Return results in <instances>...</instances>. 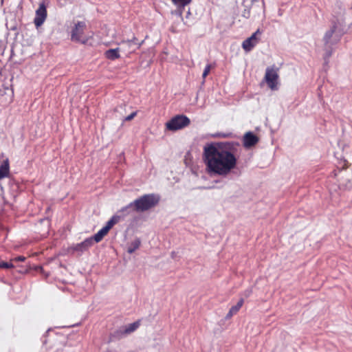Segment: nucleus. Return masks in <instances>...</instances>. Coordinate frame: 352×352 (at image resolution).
Wrapping results in <instances>:
<instances>
[{
  "label": "nucleus",
  "mask_w": 352,
  "mask_h": 352,
  "mask_svg": "<svg viewBox=\"0 0 352 352\" xmlns=\"http://www.w3.org/2000/svg\"><path fill=\"white\" fill-rule=\"evenodd\" d=\"M239 144L235 142H225L217 145L210 144L204 146L203 160L208 173L218 175H227L237 163L235 155Z\"/></svg>",
  "instance_id": "f257e3e1"
},
{
  "label": "nucleus",
  "mask_w": 352,
  "mask_h": 352,
  "mask_svg": "<svg viewBox=\"0 0 352 352\" xmlns=\"http://www.w3.org/2000/svg\"><path fill=\"white\" fill-rule=\"evenodd\" d=\"M160 197L154 194H146L136 199L129 205L123 207L120 212H124L129 208L133 207V210L137 212L147 211L158 204Z\"/></svg>",
  "instance_id": "f03ea898"
},
{
  "label": "nucleus",
  "mask_w": 352,
  "mask_h": 352,
  "mask_svg": "<svg viewBox=\"0 0 352 352\" xmlns=\"http://www.w3.org/2000/svg\"><path fill=\"white\" fill-rule=\"evenodd\" d=\"M86 29L87 25L85 21L74 23V25L70 31L71 40L74 42L86 44L89 39V37L85 34Z\"/></svg>",
  "instance_id": "7ed1b4c3"
},
{
  "label": "nucleus",
  "mask_w": 352,
  "mask_h": 352,
  "mask_svg": "<svg viewBox=\"0 0 352 352\" xmlns=\"http://www.w3.org/2000/svg\"><path fill=\"white\" fill-rule=\"evenodd\" d=\"M279 68L275 65L266 68L264 80L268 87L272 90H277L278 88Z\"/></svg>",
  "instance_id": "20e7f679"
},
{
  "label": "nucleus",
  "mask_w": 352,
  "mask_h": 352,
  "mask_svg": "<svg viewBox=\"0 0 352 352\" xmlns=\"http://www.w3.org/2000/svg\"><path fill=\"white\" fill-rule=\"evenodd\" d=\"M190 123V119L184 115H177L166 123V129L168 131H175L186 126Z\"/></svg>",
  "instance_id": "39448f33"
},
{
  "label": "nucleus",
  "mask_w": 352,
  "mask_h": 352,
  "mask_svg": "<svg viewBox=\"0 0 352 352\" xmlns=\"http://www.w3.org/2000/svg\"><path fill=\"white\" fill-rule=\"evenodd\" d=\"M262 32L260 29H258L254 32L252 36L245 41L242 43L243 49L246 52H250L260 41L259 36L261 35Z\"/></svg>",
  "instance_id": "423d86ee"
},
{
  "label": "nucleus",
  "mask_w": 352,
  "mask_h": 352,
  "mask_svg": "<svg viewBox=\"0 0 352 352\" xmlns=\"http://www.w3.org/2000/svg\"><path fill=\"white\" fill-rule=\"evenodd\" d=\"M47 17V10L44 4H41L36 11L34 23L36 27L41 26Z\"/></svg>",
  "instance_id": "0eeeda50"
},
{
  "label": "nucleus",
  "mask_w": 352,
  "mask_h": 352,
  "mask_svg": "<svg viewBox=\"0 0 352 352\" xmlns=\"http://www.w3.org/2000/svg\"><path fill=\"white\" fill-rule=\"evenodd\" d=\"M93 245V239L87 238L82 242L77 244H74L70 247V250L74 252H85L91 246Z\"/></svg>",
  "instance_id": "6e6552de"
},
{
  "label": "nucleus",
  "mask_w": 352,
  "mask_h": 352,
  "mask_svg": "<svg viewBox=\"0 0 352 352\" xmlns=\"http://www.w3.org/2000/svg\"><path fill=\"white\" fill-rule=\"evenodd\" d=\"M258 138L252 132H248L243 137V146L245 148H250L256 145L258 142Z\"/></svg>",
  "instance_id": "1a4fd4ad"
},
{
  "label": "nucleus",
  "mask_w": 352,
  "mask_h": 352,
  "mask_svg": "<svg viewBox=\"0 0 352 352\" xmlns=\"http://www.w3.org/2000/svg\"><path fill=\"white\" fill-rule=\"evenodd\" d=\"M138 38L137 37L135 36H133L131 39H128V40H122L121 42H120V44H125L127 47H128V56H129V55L132 53H134L135 51V49H133V45H137V49H140V47L142 46V43H143V41L140 42V43H138Z\"/></svg>",
  "instance_id": "9d476101"
},
{
  "label": "nucleus",
  "mask_w": 352,
  "mask_h": 352,
  "mask_svg": "<svg viewBox=\"0 0 352 352\" xmlns=\"http://www.w3.org/2000/svg\"><path fill=\"white\" fill-rule=\"evenodd\" d=\"M120 48L109 49L104 52V57L110 60H115L120 58Z\"/></svg>",
  "instance_id": "9b49d317"
},
{
  "label": "nucleus",
  "mask_w": 352,
  "mask_h": 352,
  "mask_svg": "<svg viewBox=\"0 0 352 352\" xmlns=\"http://www.w3.org/2000/svg\"><path fill=\"white\" fill-rule=\"evenodd\" d=\"M10 175V162L7 158L0 165V180L8 177Z\"/></svg>",
  "instance_id": "f8f14e48"
},
{
  "label": "nucleus",
  "mask_w": 352,
  "mask_h": 352,
  "mask_svg": "<svg viewBox=\"0 0 352 352\" xmlns=\"http://www.w3.org/2000/svg\"><path fill=\"white\" fill-rule=\"evenodd\" d=\"M244 303V300L243 298H241L237 304L234 306H232L228 314L226 316V319L229 320L234 315L236 314L240 309L242 307Z\"/></svg>",
  "instance_id": "ddd939ff"
},
{
  "label": "nucleus",
  "mask_w": 352,
  "mask_h": 352,
  "mask_svg": "<svg viewBox=\"0 0 352 352\" xmlns=\"http://www.w3.org/2000/svg\"><path fill=\"white\" fill-rule=\"evenodd\" d=\"M120 220V217L118 215H113L103 227L108 232L113 227L114 225L118 223Z\"/></svg>",
  "instance_id": "4468645a"
},
{
  "label": "nucleus",
  "mask_w": 352,
  "mask_h": 352,
  "mask_svg": "<svg viewBox=\"0 0 352 352\" xmlns=\"http://www.w3.org/2000/svg\"><path fill=\"white\" fill-rule=\"evenodd\" d=\"M140 326V320H138L133 323H131L124 327V332L126 334H130L136 331Z\"/></svg>",
  "instance_id": "2eb2a0df"
},
{
  "label": "nucleus",
  "mask_w": 352,
  "mask_h": 352,
  "mask_svg": "<svg viewBox=\"0 0 352 352\" xmlns=\"http://www.w3.org/2000/svg\"><path fill=\"white\" fill-rule=\"evenodd\" d=\"M124 335H127L124 332V329H117L110 334V341L121 339Z\"/></svg>",
  "instance_id": "dca6fc26"
},
{
  "label": "nucleus",
  "mask_w": 352,
  "mask_h": 352,
  "mask_svg": "<svg viewBox=\"0 0 352 352\" xmlns=\"http://www.w3.org/2000/svg\"><path fill=\"white\" fill-rule=\"evenodd\" d=\"M336 25H333L329 30H328L324 36V41L325 45L331 44V38L336 30Z\"/></svg>",
  "instance_id": "f3484780"
},
{
  "label": "nucleus",
  "mask_w": 352,
  "mask_h": 352,
  "mask_svg": "<svg viewBox=\"0 0 352 352\" xmlns=\"http://www.w3.org/2000/svg\"><path fill=\"white\" fill-rule=\"evenodd\" d=\"M107 234L108 232L102 228L94 236L91 237L93 239V242H100Z\"/></svg>",
  "instance_id": "a211bd4d"
},
{
  "label": "nucleus",
  "mask_w": 352,
  "mask_h": 352,
  "mask_svg": "<svg viewBox=\"0 0 352 352\" xmlns=\"http://www.w3.org/2000/svg\"><path fill=\"white\" fill-rule=\"evenodd\" d=\"M140 241L138 239H136L135 241H133L130 246L128 248L127 252L129 254L133 253L136 250H138L140 246Z\"/></svg>",
  "instance_id": "6ab92c4d"
},
{
  "label": "nucleus",
  "mask_w": 352,
  "mask_h": 352,
  "mask_svg": "<svg viewBox=\"0 0 352 352\" xmlns=\"http://www.w3.org/2000/svg\"><path fill=\"white\" fill-rule=\"evenodd\" d=\"M171 1L177 7L184 8L186 6L190 4L192 0H171Z\"/></svg>",
  "instance_id": "aec40b11"
},
{
  "label": "nucleus",
  "mask_w": 352,
  "mask_h": 352,
  "mask_svg": "<svg viewBox=\"0 0 352 352\" xmlns=\"http://www.w3.org/2000/svg\"><path fill=\"white\" fill-rule=\"evenodd\" d=\"M0 267L5 268V269H10V268L14 267V265L10 261L5 262V261H0Z\"/></svg>",
  "instance_id": "412c9836"
},
{
  "label": "nucleus",
  "mask_w": 352,
  "mask_h": 352,
  "mask_svg": "<svg viewBox=\"0 0 352 352\" xmlns=\"http://www.w3.org/2000/svg\"><path fill=\"white\" fill-rule=\"evenodd\" d=\"M210 69H211V65H207L206 66V67L204 70L203 74H202L203 78H205L208 75V74L210 72Z\"/></svg>",
  "instance_id": "4be33fe9"
},
{
  "label": "nucleus",
  "mask_w": 352,
  "mask_h": 352,
  "mask_svg": "<svg viewBox=\"0 0 352 352\" xmlns=\"http://www.w3.org/2000/svg\"><path fill=\"white\" fill-rule=\"evenodd\" d=\"M25 259H26V258L25 256H19L12 258L10 260V262L11 263H12V262H23V261H25Z\"/></svg>",
  "instance_id": "5701e85b"
},
{
  "label": "nucleus",
  "mask_w": 352,
  "mask_h": 352,
  "mask_svg": "<svg viewBox=\"0 0 352 352\" xmlns=\"http://www.w3.org/2000/svg\"><path fill=\"white\" fill-rule=\"evenodd\" d=\"M137 115V111H134L133 113H131L130 115H129L128 116H126L124 119L125 121H131V120H133Z\"/></svg>",
  "instance_id": "b1692460"
},
{
  "label": "nucleus",
  "mask_w": 352,
  "mask_h": 352,
  "mask_svg": "<svg viewBox=\"0 0 352 352\" xmlns=\"http://www.w3.org/2000/svg\"><path fill=\"white\" fill-rule=\"evenodd\" d=\"M250 292H249V293L246 295V296H248L249 295H250Z\"/></svg>",
  "instance_id": "393cba45"
},
{
  "label": "nucleus",
  "mask_w": 352,
  "mask_h": 352,
  "mask_svg": "<svg viewBox=\"0 0 352 352\" xmlns=\"http://www.w3.org/2000/svg\"><path fill=\"white\" fill-rule=\"evenodd\" d=\"M331 56V53L328 54L327 56L329 57Z\"/></svg>",
  "instance_id": "a878e982"
}]
</instances>
